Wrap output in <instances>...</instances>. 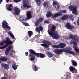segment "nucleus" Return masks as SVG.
<instances>
[{
  "instance_id": "obj_41",
  "label": "nucleus",
  "mask_w": 79,
  "mask_h": 79,
  "mask_svg": "<svg viewBox=\"0 0 79 79\" xmlns=\"http://www.w3.org/2000/svg\"><path fill=\"white\" fill-rule=\"evenodd\" d=\"M0 45H3V42H2L1 44H0Z\"/></svg>"
},
{
  "instance_id": "obj_45",
  "label": "nucleus",
  "mask_w": 79,
  "mask_h": 79,
  "mask_svg": "<svg viewBox=\"0 0 79 79\" xmlns=\"http://www.w3.org/2000/svg\"><path fill=\"white\" fill-rule=\"evenodd\" d=\"M72 21H73L74 20V18H73L72 19Z\"/></svg>"
},
{
  "instance_id": "obj_12",
  "label": "nucleus",
  "mask_w": 79,
  "mask_h": 79,
  "mask_svg": "<svg viewBox=\"0 0 79 79\" xmlns=\"http://www.w3.org/2000/svg\"><path fill=\"white\" fill-rule=\"evenodd\" d=\"M14 11L15 14L16 15H17V16L19 15V14H20V10L18 8L16 7H14Z\"/></svg>"
},
{
  "instance_id": "obj_11",
  "label": "nucleus",
  "mask_w": 79,
  "mask_h": 79,
  "mask_svg": "<svg viewBox=\"0 0 79 79\" xmlns=\"http://www.w3.org/2000/svg\"><path fill=\"white\" fill-rule=\"evenodd\" d=\"M44 17L39 18V19L35 22V26H38L39 24H40V22H42V21H44Z\"/></svg>"
},
{
  "instance_id": "obj_18",
  "label": "nucleus",
  "mask_w": 79,
  "mask_h": 79,
  "mask_svg": "<svg viewBox=\"0 0 79 79\" xmlns=\"http://www.w3.org/2000/svg\"><path fill=\"white\" fill-rule=\"evenodd\" d=\"M66 27L67 29H73L74 28V26H72L71 24L69 23H67L65 24Z\"/></svg>"
},
{
  "instance_id": "obj_42",
  "label": "nucleus",
  "mask_w": 79,
  "mask_h": 79,
  "mask_svg": "<svg viewBox=\"0 0 79 79\" xmlns=\"http://www.w3.org/2000/svg\"><path fill=\"white\" fill-rule=\"evenodd\" d=\"M11 32H8V35H11Z\"/></svg>"
},
{
  "instance_id": "obj_35",
  "label": "nucleus",
  "mask_w": 79,
  "mask_h": 79,
  "mask_svg": "<svg viewBox=\"0 0 79 79\" xmlns=\"http://www.w3.org/2000/svg\"><path fill=\"white\" fill-rule=\"evenodd\" d=\"M14 2L15 3H18L19 2H20L21 0H13Z\"/></svg>"
},
{
  "instance_id": "obj_2",
  "label": "nucleus",
  "mask_w": 79,
  "mask_h": 79,
  "mask_svg": "<svg viewBox=\"0 0 79 79\" xmlns=\"http://www.w3.org/2000/svg\"><path fill=\"white\" fill-rule=\"evenodd\" d=\"M71 48L69 47H68L65 48V49H54L53 51L54 52L57 54V55H60L61 53H62L64 52L65 53H70V54H72V55H76V54L75 52H74L71 51Z\"/></svg>"
},
{
  "instance_id": "obj_33",
  "label": "nucleus",
  "mask_w": 79,
  "mask_h": 79,
  "mask_svg": "<svg viewBox=\"0 0 79 79\" xmlns=\"http://www.w3.org/2000/svg\"><path fill=\"white\" fill-rule=\"evenodd\" d=\"M74 50L76 52H78L79 53V49L77 48L76 46L74 48Z\"/></svg>"
},
{
  "instance_id": "obj_36",
  "label": "nucleus",
  "mask_w": 79,
  "mask_h": 79,
  "mask_svg": "<svg viewBox=\"0 0 79 79\" xmlns=\"http://www.w3.org/2000/svg\"><path fill=\"white\" fill-rule=\"evenodd\" d=\"M44 23H46V24H49V23H50V22L46 20L44 21Z\"/></svg>"
},
{
  "instance_id": "obj_17",
  "label": "nucleus",
  "mask_w": 79,
  "mask_h": 79,
  "mask_svg": "<svg viewBox=\"0 0 79 79\" xmlns=\"http://www.w3.org/2000/svg\"><path fill=\"white\" fill-rule=\"evenodd\" d=\"M1 66L6 70H8L9 69V65L6 64L2 63L1 64Z\"/></svg>"
},
{
  "instance_id": "obj_47",
  "label": "nucleus",
  "mask_w": 79,
  "mask_h": 79,
  "mask_svg": "<svg viewBox=\"0 0 79 79\" xmlns=\"http://www.w3.org/2000/svg\"><path fill=\"white\" fill-rule=\"evenodd\" d=\"M57 7H58H58H59L58 5H57Z\"/></svg>"
},
{
  "instance_id": "obj_1",
  "label": "nucleus",
  "mask_w": 79,
  "mask_h": 79,
  "mask_svg": "<svg viewBox=\"0 0 79 79\" xmlns=\"http://www.w3.org/2000/svg\"><path fill=\"white\" fill-rule=\"evenodd\" d=\"M29 53H30L28 56L29 58L30 61H32L34 60L35 58V55L38 58H45L46 57V56L44 54L42 53H36L35 51L32 49H30L29 52Z\"/></svg>"
},
{
  "instance_id": "obj_46",
  "label": "nucleus",
  "mask_w": 79,
  "mask_h": 79,
  "mask_svg": "<svg viewBox=\"0 0 79 79\" xmlns=\"http://www.w3.org/2000/svg\"><path fill=\"white\" fill-rule=\"evenodd\" d=\"M2 63V62L1 61V60H0V63Z\"/></svg>"
},
{
  "instance_id": "obj_7",
  "label": "nucleus",
  "mask_w": 79,
  "mask_h": 79,
  "mask_svg": "<svg viewBox=\"0 0 79 79\" xmlns=\"http://www.w3.org/2000/svg\"><path fill=\"white\" fill-rule=\"evenodd\" d=\"M27 16L25 19L23 18L21 20V21L22 22H23V21H26L27 20L32 18V13L31 11H28L26 14Z\"/></svg>"
},
{
  "instance_id": "obj_39",
  "label": "nucleus",
  "mask_w": 79,
  "mask_h": 79,
  "mask_svg": "<svg viewBox=\"0 0 79 79\" xmlns=\"http://www.w3.org/2000/svg\"><path fill=\"white\" fill-rule=\"evenodd\" d=\"M62 12L63 13H66V11L65 10H62Z\"/></svg>"
},
{
  "instance_id": "obj_8",
  "label": "nucleus",
  "mask_w": 79,
  "mask_h": 79,
  "mask_svg": "<svg viewBox=\"0 0 79 79\" xmlns=\"http://www.w3.org/2000/svg\"><path fill=\"white\" fill-rule=\"evenodd\" d=\"M43 43H44L41 44V45L44 47H45V48H49V46L51 45V43L50 41L44 40L43 41Z\"/></svg>"
},
{
  "instance_id": "obj_27",
  "label": "nucleus",
  "mask_w": 79,
  "mask_h": 79,
  "mask_svg": "<svg viewBox=\"0 0 79 79\" xmlns=\"http://www.w3.org/2000/svg\"><path fill=\"white\" fill-rule=\"evenodd\" d=\"M35 1L36 4L38 6H40L41 5V2L40 0H35Z\"/></svg>"
},
{
  "instance_id": "obj_20",
  "label": "nucleus",
  "mask_w": 79,
  "mask_h": 79,
  "mask_svg": "<svg viewBox=\"0 0 79 79\" xmlns=\"http://www.w3.org/2000/svg\"><path fill=\"white\" fill-rule=\"evenodd\" d=\"M69 69L70 71H73L72 73H76L77 72V70H75L76 69L75 67H74L72 66H71L69 68Z\"/></svg>"
},
{
  "instance_id": "obj_13",
  "label": "nucleus",
  "mask_w": 79,
  "mask_h": 79,
  "mask_svg": "<svg viewBox=\"0 0 79 79\" xmlns=\"http://www.w3.org/2000/svg\"><path fill=\"white\" fill-rule=\"evenodd\" d=\"M12 46L11 45H10L6 49L5 51V54L6 55H8L9 54L10 51L11 49Z\"/></svg>"
},
{
  "instance_id": "obj_26",
  "label": "nucleus",
  "mask_w": 79,
  "mask_h": 79,
  "mask_svg": "<svg viewBox=\"0 0 79 79\" xmlns=\"http://www.w3.org/2000/svg\"><path fill=\"white\" fill-rule=\"evenodd\" d=\"M71 61L72 66H77V62L76 61L71 60Z\"/></svg>"
},
{
  "instance_id": "obj_50",
  "label": "nucleus",
  "mask_w": 79,
  "mask_h": 79,
  "mask_svg": "<svg viewBox=\"0 0 79 79\" xmlns=\"http://www.w3.org/2000/svg\"><path fill=\"white\" fill-rule=\"evenodd\" d=\"M42 1H44V0H42Z\"/></svg>"
},
{
  "instance_id": "obj_48",
  "label": "nucleus",
  "mask_w": 79,
  "mask_h": 79,
  "mask_svg": "<svg viewBox=\"0 0 79 79\" xmlns=\"http://www.w3.org/2000/svg\"><path fill=\"white\" fill-rule=\"evenodd\" d=\"M54 59H55V58H53V60H54Z\"/></svg>"
},
{
  "instance_id": "obj_44",
  "label": "nucleus",
  "mask_w": 79,
  "mask_h": 79,
  "mask_svg": "<svg viewBox=\"0 0 79 79\" xmlns=\"http://www.w3.org/2000/svg\"><path fill=\"white\" fill-rule=\"evenodd\" d=\"M73 24H76V22H74L73 23Z\"/></svg>"
},
{
  "instance_id": "obj_19",
  "label": "nucleus",
  "mask_w": 79,
  "mask_h": 79,
  "mask_svg": "<svg viewBox=\"0 0 79 79\" xmlns=\"http://www.w3.org/2000/svg\"><path fill=\"white\" fill-rule=\"evenodd\" d=\"M32 67L33 68V70L34 71H37L39 69V67H37L36 66L35 63H34L32 64Z\"/></svg>"
},
{
  "instance_id": "obj_23",
  "label": "nucleus",
  "mask_w": 79,
  "mask_h": 79,
  "mask_svg": "<svg viewBox=\"0 0 79 79\" xmlns=\"http://www.w3.org/2000/svg\"><path fill=\"white\" fill-rule=\"evenodd\" d=\"M53 14L51 12L49 11L48 12L46 15V16L47 18H49V17H50L51 16H52Z\"/></svg>"
},
{
  "instance_id": "obj_43",
  "label": "nucleus",
  "mask_w": 79,
  "mask_h": 79,
  "mask_svg": "<svg viewBox=\"0 0 79 79\" xmlns=\"http://www.w3.org/2000/svg\"><path fill=\"white\" fill-rule=\"evenodd\" d=\"M2 2H3V0H0V2H1V3H2Z\"/></svg>"
},
{
  "instance_id": "obj_10",
  "label": "nucleus",
  "mask_w": 79,
  "mask_h": 79,
  "mask_svg": "<svg viewBox=\"0 0 79 79\" xmlns=\"http://www.w3.org/2000/svg\"><path fill=\"white\" fill-rule=\"evenodd\" d=\"M27 3V0H23V7L24 8H27V9H29V8H31L32 7V6L31 5H29V4Z\"/></svg>"
},
{
  "instance_id": "obj_21",
  "label": "nucleus",
  "mask_w": 79,
  "mask_h": 79,
  "mask_svg": "<svg viewBox=\"0 0 79 79\" xmlns=\"http://www.w3.org/2000/svg\"><path fill=\"white\" fill-rule=\"evenodd\" d=\"M62 13H56L52 15V18H57L58 16H62Z\"/></svg>"
},
{
  "instance_id": "obj_30",
  "label": "nucleus",
  "mask_w": 79,
  "mask_h": 79,
  "mask_svg": "<svg viewBox=\"0 0 79 79\" xmlns=\"http://www.w3.org/2000/svg\"><path fill=\"white\" fill-rule=\"evenodd\" d=\"M0 60L2 61H7V58L6 57H1L0 58Z\"/></svg>"
},
{
  "instance_id": "obj_9",
  "label": "nucleus",
  "mask_w": 79,
  "mask_h": 79,
  "mask_svg": "<svg viewBox=\"0 0 79 79\" xmlns=\"http://www.w3.org/2000/svg\"><path fill=\"white\" fill-rule=\"evenodd\" d=\"M52 47L54 48H64L66 47V44H65V43H60L58 45H53Z\"/></svg>"
},
{
  "instance_id": "obj_29",
  "label": "nucleus",
  "mask_w": 79,
  "mask_h": 79,
  "mask_svg": "<svg viewBox=\"0 0 79 79\" xmlns=\"http://www.w3.org/2000/svg\"><path fill=\"white\" fill-rule=\"evenodd\" d=\"M70 44H71L74 45L75 46H77V43L75 41H73L72 40H71L70 41Z\"/></svg>"
},
{
  "instance_id": "obj_34",
  "label": "nucleus",
  "mask_w": 79,
  "mask_h": 79,
  "mask_svg": "<svg viewBox=\"0 0 79 79\" xmlns=\"http://www.w3.org/2000/svg\"><path fill=\"white\" fill-rule=\"evenodd\" d=\"M57 4H58V2L56 1L53 2V5L54 6H55V5H57Z\"/></svg>"
},
{
  "instance_id": "obj_38",
  "label": "nucleus",
  "mask_w": 79,
  "mask_h": 79,
  "mask_svg": "<svg viewBox=\"0 0 79 79\" xmlns=\"http://www.w3.org/2000/svg\"><path fill=\"white\" fill-rule=\"evenodd\" d=\"M28 54H29V53H28V52H26L25 53V56H28Z\"/></svg>"
},
{
  "instance_id": "obj_24",
  "label": "nucleus",
  "mask_w": 79,
  "mask_h": 79,
  "mask_svg": "<svg viewBox=\"0 0 79 79\" xmlns=\"http://www.w3.org/2000/svg\"><path fill=\"white\" fill-rule=\"evenodd\" d=\"M46 55H47L48 56H49V58H52V57H53V54L51 52H47V53H46Z\"/></svg>"
},
{
  "instance_id": "obj_6",
  "label": "nucleus",
  "mask_w": 79,
  "mask_h": 79,
  "mask_svg": "<svg viewBox=\"0 0 79 79\" xmlns=\"http://www.w3.org/2000/svg\"><path fill=\"white\" fill-rule=\"evenodd\" d=\"M2 28L5 31H6L7 29L10 30L11 29V27L8 26V23L6 21L4 20L2 22Z\"/></svg>"
},
{
  "instance_id": "obj_15",
  "label": "nucleus",
  "mask_w": 79,
  "mask_h": 79,
  "mask_svg": "<svg viewBox=\"0 0 79 79\" xmlns=\"http://www.w3.org/2000/svg\"><path fill=\"white\" fill-rule=\"evenodd\" d=\"M68 39H72L73 40H75V41H78V39L76 38V35H70L69 36Z\"/></svg>"
},
{
  "instance_id": "obj_3",
  "label": "nucleus",
  "mask_w": 79,
  "mask_h": 79,
  "mask_svg": "<svg viewBox=\"0 0 79 79\" xmlns=\"http://www.w3.org/2000/svg\"><path fill=\"white\" fill-rule=\"evenodd\" d=\"M55 28H56V27L55 26H52L51 28L52 30L51 31L48 30V33L51 37H53L55 39H58L59 38L60 36L58 33V31H55Z\"/></svg>"
},
{
  "instance_id": "obj_16",
  "label": "nucleus",
  "mask_w": 79,
  "mask_h": 79,
  "mask_svg": "<svg viewBox=\"0 0 79 79\" xmlns=\"http://www.w3.org/2000/svg\"><path fill=\"white\" fill-rule=\"evenodd\" d=\"M35 30L38 33H40V31L42 32L43 31V27L41 26H37L36 27Z\"/></svg>"
},
{
  "instance_id": "obj_4",
  "label": "nucleus",
  "mask_w": 79,
  "mask_h": 79,
  "mask_svg": "<svg viewBox=\"0 0 79 79\" xmlns=\"http://www.w3.org/2000/svg\"><path fill=\"white\" fill-rule=\"evenodd\" d=\"M4 43H5L6 44L2 47H0V49H3L6 48L8 46L10 45V44H12L13 42L10 39V38L8 37L6 38V40L3 41Z\"/></svg>"
},
{
  "instance_id": "obj_5",
  "label": "nucleus",
  "mask_w": 79,
  "mask_h": 79,
  "mask_svg": "<svg viewBox=\"0 0 79 79\" xmlns=\"http://www.w3.org/2000/svg\"><path fill=\"white\" fill-rule=\"evenodd\" d=\"M69 8L70 11H72V13L73 15H78V12H77V6L74 5H70L69 7Z\"/></svg>"
},
{
  "instance_id": "obj_25",
  "label": "nucleus",
  "mask_w": 79,
  "mask_h": 79,
  "mask_svg": "<svg viewBox=\"0 0 79 79\" xmlns=\"http://www.w3.org/2000/svg\"><path fill=\"white\" fill-rule=\"evenodd\" d=\"M44 8L46 9L48 8V2H45L44 3L43 5Z\"/></svg>"
},
{
  "instance_id": "obj_49",
  "label": "nucleus",
  "mask_w": 79,
  "mask_h": 79,
  "mask_svg": "<svg viewBox=\"0 0 79 79\" xmlns=\"http://www.w3.org/2000/svg\"><path fill=\"white\" fill-rule=\"evenodd\" d=\"M0 4H2V3L1 2H0Z\"/></svg>"
},
{
  "instance_id": "obj_28",
  "label": "nucleus",
  "mask_w": 79,
  "mask_h": 79,
  "mask_svg": "<svg viewBox=\"0 0 79 79\" xmlns=\"http://www.w3.org/2000/svg\"><path fill=\"white\" fill-rule=\"evenodd\" d=\"M28 33L29 37H32V35H33V32L32 31H29L28 32Z\"/></svg>"
},
{
  "instance_id": "obj_37",
  "label": "nucleus",
  "mask_w": 79,
  "mask_h": 79,
  "mask_svg": "<svg viewBox=\"0 0 79 79\" xmlns=\"http://www.w3.org/2000/svg\"><path fill=\"white\" fill-rule=\"evenodd\" d=\"M10 36L13 39H14L15 38V37L14 36V35H13L12 34V33L11 34V35H10Z\"/></svg>"
},
{
  "instance_id": "obj_31",
  "label": "nucleus",
  "mask_w": 79,
  "mask_h": 79,
  "mask_svg": "<svg viewBox=\"0 0 79 79\" xmlns=\"http://www.w3.org/2000/svg\"><path fill=\"white\" fill-rule=\"evenodd\" d=\"M12 67L14 70H16V69H17V68H18L17 65H16L15 64L12 65Z\"/></svg>"
},
{
  "instance_id": "obj_32",
  "label": "nucleus",
  "mask_w": 79,
  "mask_h": 79,
  "mask_svg": "<svg viewBox=\"0 0 79 79\" xmlns=\"http://www.w3.org/2000/svg\"><path fill=\"white\" fill-rule=\"evenodd\" d=\"M22 23L23 25H24V26H29V25L27 23L23 22Z\"/></svg>"
},
{
  "instance_id": "obj_22",
  "label": "nucleus",
  "mask_w": 79,
  "mask_h": 79,
  "mask_svg": "<svg viewBox=\"0 0 79 79\" xmlns=\"http://www.w3.org/2000/svg\"><path fill=\"white\" fill-rule=\"evenodd\" d=\"M8 7L7 8V9L9 11H12V8L13 7V5L12 4H10L8 6Z\"/></svg>"
},
{
  "instance_id": "obj_40",
  "label": "nucleus",
  "mask_w": 79,
  "mask_h": 79,
  "mask_svg": "<svg viewBox=\"0 0 79 79\" xmlns=\"http://www.w3.org/2000/svg\"><path fill=\"white\" fill-rule=\"evenodd\" d=\"M6 3H9L10 2V0H6Z\"/></svg>"
},
{
  "instance_id": "obj_14",
  "label": "nucleus",
  "mask_w": 79,
  "mask_h": 79,
  "mask_svg": "<svg viewBox=\"0 0 79 79\" xmlns=\"http://www.w3.org/2000/svg\"><path fill=\"white\" fill-rule=\"evenodd\" d=\"M72 17H73V16L71 17L70 15H65L62 17L61 19L63 21H64V20H68V18L71 19Z\"/></svg>"
},
{
  "instance_id": "obj_51",
  "label": "nucleus",
  "mask_w": 79,
  "mask_h": 79,
  "mask_svg": "<svg viewBox=\"0 0 79 79\" xmlns=\"http://www.w3.org/2000/svg\"><path fill=\"white\" fill-rule=\"evenodd\" d=\"M12 55V54H10V55Z\"/></svg>"
}]
</instances>
